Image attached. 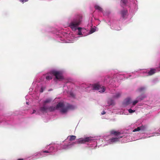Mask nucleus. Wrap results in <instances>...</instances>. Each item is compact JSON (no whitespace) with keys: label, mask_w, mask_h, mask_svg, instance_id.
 Masks as SVG:
<instances>
[{"label":"nucleus","mask_w":160,"mask_h":160,"mask_svg":"<svg viewBox=\"0 0 160 160\" xmlns=\"http://www.w3.org/2000/svg\"><path fill=\"white\" fill-rule=\"evenodd\" d=\"M61 108L60 112L63 113H66L68 110H72L75 108V107L69 104H67L66 106H65L63 103L60 102L57 104L56 107L50 106L48 107V110L50 112H52L56 109Z\"/></svg>","instance_id":"1"},{"label":"nucleus","mask_w":160,"mask_h":160,"mask_svg":"<svg viewBox=\"0 0 160 160\" xmlns=\"http://www.w3.org/2000/svg\"><path fill=\"white\" fill-rule=\"evenodd\" d=\"M81 21L79 18L74 19L70 23L69 27L72 30L75 31L78 28V27L80 25Z\"/></svg>","instance_id":"2"},{"label":"nucleus","mask_w":160,"mask_h":160,"mask_svg":"<svg viewBox=\"0 0 160 160\" xmlns=\"http://www.w3.org/2000/svg\"><path fill=\"white\" fill-rule=\"evenodd\" d=\"M92 89L94 90H98L101 92H103L105 91V88L103 86H102L98 84H93Z\"/></svg>","instance_id":"3"},{"label":"nucleus","mask_w":160,"mask_h":160,"mask_svg":"<svg viewBox=\"0 0 160 160\" xmlns=\"http://www.w3.org/2000/svg\"><path fill=\"white\" fill-rule=\"evenodd\" d=\"M51 73L53 76H55V78L57 79L61 80L63 78L62 75V72L60 71L52 70L51 71Z\"/></svg>","instance_id":"4"},{"label":"nucleus","mask_w":160,"mask_h":160,"mask_svg":"<svg viewBox=\"0 0 160 160\" xmlns=\"http://www.w3.org/2000/svg\"><path fill=\"white\" fill-rule=\"evenodd\" d=\"M92 140L91 138L87 137L84 138L79 139L77 142L78 143H84L86 142H90Z\"/></svg>","instance_id":"5"},{"label":"nucleus","mask_w":160,"mask_h":160,"mask_svg":"<svg viewBox=\"0 0 160 160\" xmlns=\"http://www.w3.org/2000/svg\"><path fill=\"white\" fill-rule=\"evenodd\" d=\"M40 110L43 113L44 112H47L48 110V107L46 105L43 104V106L40 108Z\"/></svg>","instance_id":"6"},{"label":"nucleus","mask_w":160,"mask_h":160,"mask_svg":"<svg viewBox=\"0 0 160 160\" xmlns=\"http://www.w3.org/2000/svg\"><path fill=\"white\" fill-rule=\"evenodd\" d=\"M110 133L111 134L113 135L117 136H119L121 134V133L120 132L114 130H111L110 131Z\"/></svg>","instance_id":"7"},{"label":"nucleus","mask_w":160,"mask_h":160,"mask_svg":"<svg viewBox=\"0 0 160 160\" xmlns=\"http://www.w3.org/2000/svg\"><path fill=\"white\" fill-rule=\"evenodd\" d=\"M53 75V74H52L51 71L50 73H47L46 78L48 80H50L52 79Z\"/></svg>","instance_id":"8"},{"label":"nucleus","mask_w":160,"mask_h":160,"mask_svg":"<svg viewBox=\"0 0 160 160\" xmlns=\"http://www.w3.org/2000/svg\"><path fill=\"white\" fill-rule=\"evenodd\" d=\"M127 10H124L121 11L120 13L122 17L123 18H124L125 16L127 14Z\"/></svg>","instance_id":"9"},{"label":"nucleus","mask_w":160,"mask_h":160,"mask_svg":"<svg viewBox=\"0 0 160 160\" xmlns=\"http://www.w3.org/2000/svg\"><path fill=\"white\" fill-rule=\"evenodd\" d=\"M122 137H118V138H112L111 139H110V141L112 142H118L119 141V139L122 138Z\"/></svg>","instance_id":"10"},{"label":"nucleus","mask_w":160,"mask_h":160,"mask_svg":"<svg viewBox=\"0 0 160 160\" xmlns=\"http://www.w3.org/2000/svg\"><path fill=\"white\" fill-rule=\"evenodd\" d=\"M156 70L154 69H151L148 72V74L149 75H152L156 72Z\"/></svg>","instance_id":"11"},{"label":"nucleus","mask_w":160,"mask_h":160,"mask_svg":"<svg viewBox=\"0 0 160 160\" xmlns=\"http://www.w3.org/2000/svg\"><path fill=\"white\" fill-rule=\"evenodd\" d=\"M146 97L145 95H141L137 98V99H138L139 101L142 100L144 98Z\"/></svg>","instance_id":"12"},{"label":"nucleus","mask_w":160,"mask_h":160,"mask_svg":"<svg viewBox=\"0 0 160 160\" xmlns=\"http://www.w3.org/2000/svg\"><path fill=\"white\" fill-rule=\"evenodd\" d=\"M69 138V140L70 141H72L74 140L76 138V136L74 135L70 136L68 137Z\"/></svg>","instance_id":"13"},{"label":"nucleus","mask_w":160,"mask_h":160,"mask_svg":"<svg viewBox=\"0 0 160 160\" xmlns=\"http://www.w3.org/2000/svg\"><path fill=\"white\" fill-rule=\"evenodd\" d=\"M51 101V99L50 98H48L43 102V104L45 105H46L47 103H50Z\"/></svg>","instance_id":"14"},{"label":"nucleus","mask_w":160,"mask_h":160,"mask_svg":"<svg viewBox=\"0 0 160 160\" xmlns=\"http://www.w3.org/2000/svg\"><path fill=\"white\" fill-rule=\"evenodd\" d=\"M95 9L98 10L99 11L102 12V8L98 5H96L95 6Z\"/></svg>","instance_id":"15"},{"label":"nucleus","mask_w":160,"mask_h":160,"mask_svg":"<svg viewBox=\"0 0 160 160\" xmlns=\"http://www.w3.org/2000/svg\"><path fill=\"white\" fill-rule=\"evenodd\" d=\"M140 127V130L142 133H143V132L145 130V127L143 126L139 127Z\"/></svg>","instance_id":"16"},{"label":"nucleus","mask_w":160,"mask_h":160,"mask_svg":"<svg viewBox=\"0 0 160 160\" xmlns=\"http://www.w3.org/2000/svg\"><path fill=\"white\" fill-rule=\"evenodd\" d=\"M82 29V28L80 27H78L77 29H78V35H82V33L81 30Z\"/></svg>","instance_id":"17"},{"label":"nucleus","mask_w":160,"mask_h":160,"mask_svg":"<svg viewBox=\"0 0 160 160\" xmlns=\"http://www.w3.org/2000/svg\"><path fill=\"white\" fill-rule=\"evenodd\" d=\"M121 94L120 93H117L115 95L113 96L114 98H119L121 95Z\"/></svg>","instance_id":"18"},{"label":"nucleus","mask_w":160,"mask_h":160,"mask_svg":"<svg viewBox=\"0 0 160 160\" xmlns=\"http://www.w3.org/2000/svg\"><path fill=\"white\" fill-rule=\"evenodd\" d=\"M140 131V127H138L136 128L133 131V132H135L136 131Z\"/></svg>","instance_id":"19"},{"label":"nucleus","mask_w":160,"mask_h":160,"mask_svg":"<svg viewBox=\"0 0 160 160\" xmlns=\"http://www.w3.org/2000/svg\"><path fill=\"white\" fill-rule=\"evenodd\" d=\"M139 101L138 100V99L137 100H136L132 102L133 105L134 106V105H135V104L136 103H137Z\"/></svg>","instance_id":"20"},{"label":"nucleus","mask_w":160,"mask_h":160,"mask_svg":"<svg viewBox=\"0 0 160 160\" xmlns=\"http://www.w3.org/2000/svg\"><path fill=\"white\" fill-rule=\"evenodd\" d=\"M128 112L130 113H132L133 112H135V110H132V109H130L128 110Z\"/></svg>","instance_id":"21"},{"label":"nucleus","mask_w":160,"mask_h":160,"mask_svg":"<svg viewBox=\"0 0 160 160\" xmlns=\"http://www.w3.org/2000/svg\"><path fill=\"white\" fill-rule=\"evenodd\" d=\"M95 29L94 28H91V29L90 31V33H93V32H95Z\"/></svg>","instance_id":"22"},{"label":"nucleus","mask_w":160,"mask_h":160,"mask_svg":"<svg viewBox=\"0 0 160 160\" xmlns=\"http://www.w3.org/2000/svg\"><path fill=\"white\" fill-rule=\"evenodd\" d=\"M145 89V88L144 87H141L138 89L139 91L141 92L144 90Z\"/></svg>","instance_id":"23"},{"label":"nucleus","mask_w":160,"mask_h":160,"mask_svg":"<svg viewBox=\"0 0 160 160\" xmlns=\"http://www.w3.org/2000/svg\"><path fill=\"white\" fill-rule=\"evenodd\" d=\"M128 0H121V2L124 4H126Z\"/></svg>","instance_id":"24"},{"label":"nucleus","mask_w":160,"mask_h":160,"mask_svg":"<svg viewBox=\"0 0 160 160\" xmlns=\"http://www.w3.org/2000/svg\"><path fill=\"white\" fill-rule=\"evenodd\" d=\"M130 100L129 99H128L127 100V101L126 102V104L127 105L129 104L130 103Z\"/></svg>","instance_id":"25"},{"label":"nucleus","mask_w":160,"mask_h":160,"mask_svg":"<svg viewBox=\"0 0 160 160\" xmlns=\"http://www.w3.org/2000/svg\"><path fill=\"white\" fill-rule=\"evenodd\" d=\"M43 91V89L42 87L40 90V92H42Z\"/></svg>","instance_id":"26"},{"label":"nucleus","mask_w":160,"mask_h":160,"mask_svg":"<svg viewBox=\"0 0 160 160\" xmlns=\"http://www.w3.org/2000/svg\"><path fill=\"white\" fill-rule=\"evenodd\" d=\"M28 0H21V2H27L28 1Z\"/></svg>","instance_id":"27"},{"label":"nucleus","mask_w":160,"mask_h":160,"mask_svg":"<svg viewBox=\"0 0 160 160\" xmlns=\"http://www.w3.org/2000/svg\"><path fill=\"white\" fill-rule=\"evenodd\" d=\"M111 102L110 103H109V102H108V103L110 105H111L112 104H113V101L112 100H111Z\"/></svg>","instance_id":"28"},{"label":"nucleus","mask_w":160,"mask_h":160,"mask_svg":"<svg viewBox=\"0 0 160 160\" xmlns=\"http://www.w3.org/2000/svg\"><path fill=\"white\" fill-rule=\"evenodd\" d=\"M43 152L44 153H49V152L48 151L45 150V151H43Z\"/></svg>","instance_id":"29"},{"label":"nucleus","mask_w":160,"mask_h":160,"mask_svg":"<svg viewBox=\"0 0 160 160\" xmlns=\"http://www.w3.org/2000/svg\"><path fill=\"white\" fill-rule=\"evenodd\" d=\"M106 113V112H105V111H103L102 112V115H103L105 114Z\"/></svg>","instance_id":"30"},{"label":"nucleus","mask_w":160,"mask_h":160,"mask_svg":"<svg viewBox=\"0 0 160 160\" xmlns=\"http://www.w3.org/2000/svg\"><path fill=\"white\" fill-rule=\"evenodd\" d=\"M35 112H36V111H35V110H33V112H32V113H34Z\"/></svg>","instance_id":"31"},{"label":"nucleus","mask_w":160,"mask_h":160,"mask_svg":"<svg viewBox=\"0 0 160 160\" xmlns=\"http://www.w3.org/2000/svg\"><path fill=\"white\" fill-rule=\"evenodd\" d=\"M18 160H23V159H19Z\"/></svg>","instance_id":"32"},{"label":"nucleus","mask_w":160,"mask_h":160,"mask_svg":"<svg viewBox=\"0 0 160 160\" xmlns=\"http://www.w3.org/2000/svg\"><path fill=\"white\" fill-rule=\"evenodd\" d=\"M68 145H66L65 146L66 147V148H67L68 147Z\"/></svg>","instance_id":"33"},{"label":"nucleus","mask_w":160,"mask_h":160,"mask_svg":"<svg viewBox=\"0 0 160 160\" xmlns=\"http://www.w3.org/2000/svg\"><path fill=\"white\" fill-rule=\"evenodd\" d=\"M159 67L160 68V64H159Z\"/></svg>","instance_id":"34"}]
</instances>
